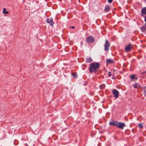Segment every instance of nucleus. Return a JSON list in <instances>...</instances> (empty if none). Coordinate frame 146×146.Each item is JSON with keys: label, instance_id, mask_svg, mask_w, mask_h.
Segmentation results:
<instances>
[{"label": "nucleus", "instance_id": "7", "mask_svg": "<svg viewBox=\"0 0 146 146\" xmlns=\"http://www.w3.org/2000/svg\"><path fill=\"white\" fill-rule=\"evenodd\" d=\"M125 50L126 52H129L131 50V45L129 44L127 45L125 48Z\"/></svg>", "mask_w": 146, "mask_h": 146}, {"label": "nucleus", "instance_id": "14", "mask_svg": "<svg viewBox=\"0 0 146 146\" xmlns=\"http://www.w3.org/2000/svg\"><path fill=\"white\" fill-rule=\"evenodd\" d=\"M86 61L88 63H90L92 61V60L91 57H87L86 59Z\"/></svg>", "mask_w": 146, "mask_h": 146}, {"label": "nucleus", "instance_id": "2", "mask_svg": "<svg viewBox=\"0 0 146 146\" xmlns=\"http://www.w3.org/2000/svg\"><path fill=\"white\" fill-rule=\"evenodd\" d=\"M104 46L105 50L106 51H108L110 46V43L107 40H106Z\"/></svg>", "mask_w": 146, "mask_h": 146}, {"label": "nucleus", "instance_id": "10", "mask_svg": "<svg viewBox=\"0 0 146 146\" xmlns=\"http://www.w3.org/2000/svg\"><path fill=\"white\" fill-rule=\"evenodd\" d=\"M106 62L107 64H111L114 62V61L111 59H107Z\"/></svg>", "mask_w": 146, "mask_h": 146}, {"label": "nucleus", "instance_id": "20", "mask_svg": "<svg viewBox=\"0 0 146 146\" xmlns=\"http://www.w3.org/2000/svg\"><path fill=\"white\" fill-rule=\"evenodd\" d=\"M108 76H110V77L111 76V72H108Z\"/></svg>", "mask_w": 146, "mask_h": 146}, {"label": "nucleus", "instance_id": "3", "mask_svg": "<svg viewBox=\"0 0 146 146\" xmlns=\"http://www.w3.org/2000/svg\"><path fill=\"white\" fill-rule=\"evenodd\" d=\"M95 39L92 36H90L86 38V41L88 43H92L94 42Z\"/></svg>", "mask_w": 146, "mask_h": 146}, {"label": "nucleus", "instance_id": "28", "mask_svg": "<svg viewBox=\"0 0 146 146\" xmlns=\"http://www.w3.org/2000/svg\"><path fill=\"white\" fill-rule=\"evenodd\" d=\"M114 78H115L113 77L112 78V79H114Z\"/></svg>", "mask_w": 146, "mask_h": 146}, {"label": "nucleus", "instance_id": "21", "mask_svg": "<svg viewBox=\"0 0 146 146\" xmlns=\"http://www.w3.org/2000/svg\"><path fill=\"white\" fill-rule=\"evenodd\" d=\"M112 0H108V2L110 3H112Z\"/></svg>", "mask_w": 146, "mask_h": 146}, {"label": "nucleus", "instance_id": "26", "mask_svg": "<svg viewBox=\"0 0 146 146\" xmlns=\"http://www.w3.org/2000/svg\"><path fill=\"white\" fill-rule=\"evenodd\" d=\"M98 146H101L100 144H99L98 145Z\"/></svg>", "mask_w": 146, "mask_h": 146}, {"label": "nucleus", "instance_id": "17", "mask_svg": "<svg viewBox=\"0 0 146 146\" xmlns=\"http://www.w3.org/2000/svg\"><path fill=\"white\" fill-rule=\"evenodd\" d=\"M72 74L74 78H76L77 77L76 73L74 72H73L72 73Z\"/></svg>", "mask_w": 146, "mask_h": 146}, {"label": "nucleus", "instance_id": "19", "mask_svg": "<svg viewBox=\"0 0 146 146\" xmlns=\"http://www.w3.org/2000/svg\"><path fill=\"white\" fill-rule=\"evenodd\" d=\"M138 126L140 128H141L143 127V125L141 123H140L139 124Z\"/></svg>", "mask_w": 146, "mask_h": 146}, {"label": "nucleus", "instance_id": "24", "mask_svg": "<svg viewBox=\"0 0 146 146\" xmlns=\"http://www.w3.org/2000/svg\"><path fill=\"white\" fill-rule=\"evenodd\" d=\"M71 27L72 29H74L75 28V27L74 26H72V27Z\"/></svg>", "mask_w": 146, "mask_h": 146}, {"label": "nucleus", "instance_id": "1", "mask_svg": "<svg viewBox=\"0 0 146 146\" xmlns=\"http://www.w3.org/2000/svg\"><path fill=\"white\" fill-rule=\"evenodd\" d=\"M100 66V64L98 63L95 62L92 63L90 64L89 69L90 72L92 73L94 72L96 73Z\"/></svg>", "mask_w": 146, "mask_h": 146}, {"label": "nucleus", "instance_id": "4", "mask_svg": "<svg viewBox=\"0 0 146 146\" xmlns=\"http://www.w3.org/2000/svg\"><path fill=\"white\" fill-rule=\"evenodd\" d=\"M117 125L116 126L118 128L120 129H123L124 127L125 126H126V125L125 123L123 122H118L117 121Z\"/></svg>", "mask_w": 146, "mask_h": 146}, {"label": "nucleus", "instance_id": "16", "mask_svg": "<svg viewBox=\"0 0 146 146\" xmlns=\"http://www.w3.org/2000/svg\"><path fill=\"white\" fill-rule=\"evenodd\" d=\"M105 85L104 84H101L100 86V88L102 89H104L105 87Z\"/></svg>", "mask_w": 146, "mask_h": 146}, {"label": "nucleus", "instance_id": "6", "mask_svg": "<svg viewBox=\"0 0 146 146\" xmlns=\"http://www.w3.org/2000/svg\"><path fill=\"white\" fill-rule=\"evenodd\" d=\"M145 17L144 21L146 23L144 26L141 28L140 29L143 33H145L146 32V17Z\"/></svg>", "mask_w": 146, "mask_h": 146}, {"label": "nucleus", "instance_id": "5", "mask_svg": "<svg viewBox=\"0 0 146 146\" xmlns=\"http://www.w3.org/2000/svg\"><path fill=\"white\" fill-rule=\"evenodd\" d=\"M112 92L114 97L115 98H117L118 97L119 92L117 90L114 89L112 90Z\"/></svg>", "mask_w": 146, "mask_h": 146}, {"label": "nucleus", "instance_id": "12", "mask_svg": "<svg viewBox=\"0 0 146 146\" xmlns=\"http://www.w3.org/2000/svg\"><path fill=\"white\" fill-rule=\"evenodd\" d=\"M110 7L108 5H106L105 6L104 10L105 12H108L110 11Z\"/></svg>", "mask_w": 146, "mask_h": 146}, {"label": "nucleus", "instance_id": "15", "mask_svg": "<svg viewBox=\"0 0 146 146\" xmlns=\"http://www.w3.org/2000/svg\"><path fill=\"white\" fill-rule=\"evenodd\" d=\"M140 85L137 83H135V84L134 86L133 87L134 88H137L138 87H139Z\"/></svg>", "mask_w": 146, "mask_h": 146}, {"label": "nucleus", "instance_id": "22", "mask_svg": "<svg viewBox=\"0 0 146 146\" xmlns=\"http://www.w3.org/2000/svg\"><path fill=\"white\" fill-rule=\"evenodd\" d=\"M146 74V71L144 72H143L142 73V74Z\"/></svg>", "mask_w": 146, "mask_h": 146}, {"label": "nucleus", "instance_id": "9", "mask_svg": "<svg viewBox=\"0 0 146 146\" xmlns=\"http://www.w3.org/2000/svg\"><path fill=\"white\" fill-rule=\"evenodd\" d=\"M141 15L142 16H143V14H145L146 15V7H145L141 9Z\"/></svg>", "mask_w": 146, "mask_h": 146}, {"label": "nucleus", "instance_id": "27", "mask_svg": "<svg viewBox=\"0 0 146 146\" xmlns=\"http://www.w3.org/2000/svg\"><path fill=\"white\" fill-rule=\"evenodd\" d=\"M144 1L146 2V0H144Z\"/></svg>", "mask_w": 146, "mask_h": 146}, {"label": "nucleus", "instance_id": "13", "mask_svg": "<svg viewBox=\"0 0 146 146\" xmlns=\"http://www.w3.org/2000/svg\"><path fill=\"white\" fill-rule=\"evenodd\" d=\"M117 121H115V122H114L113 121V122L110 121L109 122V125H113L115 126H116L117 125Z\"/></svg>", "mask_w": 146, "mask_h": 146}, {"label": "nucleus", "instance_id": "25", "mask_svg": "<svg viewBox=\"0 0 146 146\" xmlns=\"http://www.w3.org/2000/svg\"><path fill=\"white\" fill-rule=\"evenodd\" d=\"M24 145H26V146H28L27 145V144H25Z\"/></svg>", "mask_w": 146, "mask_h": 146}, {"label": "nucleus", "instance_id": "8", "mask_svg": "<svg viewBox=\"0 0 146 146\" xmlns=\"http://www.w3.org/2000/svg\"><path fill=\"white\" fill-rule=\"evenodd\" d=\"M46 22L49 23L50 26H53V19L52 18H49L47 19Z\"/></svg>", "mask_w": 146, "mask_h": 146}, {"label": "nucleus", "instance_id": "11", "mask_svg": "<svg viewBox=\"0 0 146 146\" xmlns=\"http://www.w3.org/2000/svg\"><path fill=\"white\" fill-rule=\"evenodd\" d=\"M130 78L132 81H133L134 79L137 80V78L135 77V74L131 75L130 76Z\"/></svg>", "mask_w": 146, "mask_h": 146}, {"label": "nucleus", "instance_id": "18", "mask_svg": "<svg viewBox=\"0 0 146 146\" xmlns=\"http://www.w3.org/2000/svg\"><path fill=\"white\" fill-rule=\"evenodd\" d=\"M6 9L5 8H4L3 9V13H5L6 14H7L9 12L8 11H6Z\"/></svg>", "mask_w": 146, "mask_h": 146}, {"label": "nucleus", "instance_id": "23", "mask_svg": "<svg viewBox=\"0 0 146 146\" xmlns=\"http://www.w3.org/2000/svg\"><path fill=\"white\" fill-rule=\"evenodd\" d=\"M144 93H145V95H144L145 96L146 95V90H144Z\"/></svg>", "mask_w": 146, "mask_h": 146}]
</instances>
